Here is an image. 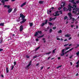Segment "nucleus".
Returning <instances> with one entry per match:
<instances>
[{
    "instance_id": "nucleus-1",
    "label": "nucleus",
    "mask_w": 79,
    "mask_h": 79,
    "mask_svg": "<svg viewBox=\"0 0 79 79\" xmlns=\"http://www.w3.org/2000/svg\"><path fill=\"white\" fill-rule=\"evenodd\" d=\"M5 8H7V9H9L7 11L8 13H10L12 11V10H13V9L12 8H10V5H4V6Z\"/></svg>"
},
{
    "instance_id": "nucleus-2",
    "label": "nucleus",
    "mask_w": 79,
    "mask_h": 79,
    "mask_svg": "<svg viewBox=\"0 0 79 79\" xmlns=\"http://www.w3.org/2000/svg\"><path fill=\"white\" fill-rule=\"evenodd\" d=\"M72 13L75 15L77 14V12L78 11L79 13V8H74L72 10Z\"/></svg>"
},
{
    "instance_id": "nucleus-3",
    "label": "nucleus",
    "mask_w": 79,
    "mask_h": 79,
    "mask_svg": "<svg viewBox=\"0 0 79 79\" xmlns=\"http://www.w3.org/2000/svg\"><path fill=\"white\" fill-rule=\"evenodd\" d=\"M72 9H71V4L69 3V5H68V9L67 10V11H69V12H71V10Z\"/></svg>"
},
{
    "instance_id": "nucleus-4",
    "label": "nucleus",
    "mask_w": 79,
    "mask_h": 79,
    "mask_svg": "<svg viewBox=\"0 0 79 79\" xmlns=\"http://www.w3.org/2000/svg\"><path fill=\"white\" fill-rule=\"evenodd\" d=\"M75 0H70V1L72 3H73V5H76L77 4H79V1H76V2H74V1Z\"/></svg>"
},
{
    "instance_id": "nucleus-5",
    "label": "nucleus",
    "mask_w": 79,
    "mask_h": 79,
    "mask_svg": "<svg viewBox=\"0 0 79 79\" xmlns=\"http://www.w3.org/2000/svg\"><path fill=\"white\" fill-rule=\"evenodd\" d=\"M39 33L40 34H42V31H38L37 32H35V34L34 35L35 37H36L37 35H39Z\"/></svg>"
},
{
    "instance_id": "nucleus-6",
    "label": "nucleus",
    "mask_w": 79,
    "mask_h": 79,
    "mask_svg": "<svg viewBox=\"0 0 79 79\" xmlns=\"http://www.w3.org/2000/svg\"><path fill=\"white\" fill-rule=\"evenodd\" d=\"M20 18H21L22 17V20H25V19H24V18H25V16L24 15H23V14H20Z\"/></svg>"
},
{
    "instance_id": "nucleus-7",
    "label": "nucleus",
    "mask_w": 79,
    "mask_h": 79,
    "mask_svg": "<svg viewBox=\"0 0 79 79\" xmlns=\"http://www.w3.org/2000/svg\"><path fill=\"white\" fill-rule=\"evenodd\" d=\"M47 22H48V20H45V23H42L41 24V26H42V27H43V26H44V25H45V24H47Z\"/></svg>"
},
{
    "instance_id": "nucleus-8",
    "label": "nucleus",
    "mask_w": 79,
    "mask_h": 79,
    "mask_svg": "<svg viewBox=\"0 0 79 79\" xmlns=\"http://www.w3.org/2000/svg\"><path fill=\"white\" fill-rule=\"evenodd\" d=\"M76 7H77V5L76 4H74L73 5V6H71V8H73V9H74V8H76Z\"/></svg>"
},
{
    "instance_id": "nucleus-9",
    "label": "nucleus",
    "mask_w": 79,
    "mask_h": 79,
    "mask_svg": "<svg viewBox=\"0 0 79 79\" xmlns=\"http://www.w3.org/2000/svg\"><path fill=\"white\" fill-rule=\"evenodd\" d=\"M23 30V25H21L20 26V32H22Z\"/></svg>"
},
{
    "instance_id": "nucleus-10",
    "label": "nucleus",
    "mask_w": 79,
    "mask_h": 79,
    "mask_svg": "<svg viewBox=\"0 0 79 79\" xmlns=\"http://www.w3.org/2000/svg\"><path fill=\"white\" fill-rule=\"evenodd\" d=\"M31 63H32V61H30L28 65L27 66V68H28L31 66Z\"/></svg>"
},
{
    "instance_id": "nucleus-11",
    "label": "nucleus",
    "mask_w": 79,
    "mask_h": 79,
    "mask_svg": "<svg viewBox=\"0 0 79 79\" xmlns=\"http://www.w3.org/2000/svg\"><path fill=\"white\" fill-rule=\"evenodd\" d=\"M23 21L21 22H20V24H23V23H24L26 22V19H25V20H22Z\"/></svg>"
},
{
    "instance_id": "nucleus-12",
    "label": "nucleus",
    "mask_w": 79,
    "mask_h": 79,
    "mask_svg": "<svg viewBox=\"0 0 79 79\" xmlns=\"http://www.w3.org/2000/svg\"><path fill=\"white\" fill-rule=\"evenodd\" d=\"M26 4V2H24L21 5V7H23V6H24V5H25Z\"/></svg>"
},
{
    "instance_id": "nucleus-13",
    "label": "nucleus",
    "mask_w": 79,
    "mask_h": 79,
    "mask_svg": "<svg viewBox=\"0 0 79 79\" xmlns=\"http://www.w3.org/2000/svg\"><path fill=\"white\" fill-rule=\"evenodd\" d=\"M39 3H40V4H43V3H44V1H39Z\"/></svg>"
},
{
    "instance_id": "nucleus-14",
    "label": "nucleus",
    "mask_w": 79,
    "mask_h": 79,
    "mask_svg": "<svg viewBox=\"0 0 79 79\" xmlns=\"http://www.w3.org/2000/svg\"><path fill=\"white\" fill-rule=\"evenodd\" d=\"M29 24L30 25V27H32L33 26V23H29Z\"/></svg>"
},
{
    "instance_id": "nucleus-15",
    "label": "nucleus",
    "mask_w": 79,
    "mask_h": 79,
    "mask_svg": "<svg viewBox=\"0 0 79 79\" xmlns=\"http://www.w3.org/2000/svg\"><path fill=\"white\" fill-rule=\"evenodd\" d=\"M70 36V35L67 34L65 35V37H69Z\"/></svg>"
},
{
    "instance_id": "nucleus-16",
    "label": "nucleus",
    "mask_w": 79,
    "mask_h": 79,
    "mask_svg": "<svg viewBox=\"0 0 79 79\" xmlns=\"http://www.w3.org/2000/svg\"><path fill=\"white\" fill-rule=\"evenodd\" d=\"M55 15H54V16H59V15H60V14H58V13H55Z\"/></svg>"
},
{
    "instance_id": "nucleus-17",
    "label": "nucleus",
    "mask_w": 79,
    "mask_h": 79,
    "mask_svg": "<svg viewBox=\"0 0 79 79\" xmlns=\"http://www.w3.org/2000/svg\"><path fill=\"white\" fill-rule=\"evenodd\" d=\"M6 72L7 73H8L9 72V69H8V67L6 68Z\"/></svg>"
},
{
    "instance_id": "nucleus-18",
    "label": "nucleus",
    "mask_w": 79,
    "mask_h": 79,
    "mask_svg": "<svg viewBox=\"0 0 79 79\" xmlns=\"http://www.w3.org/2000/svg\"><path fill=\"white\" fill-rule=\"evenodd\" d=\"M0 26H4V23H1L0 24Z\"/></svg>"
},
{
    "instance_id": "nucleus-19",
    "label": "nucleus",
    "mask_w": 79,
    "mask_h": 79,
    "mask_svg": "<svg viewBox=\"0 0 79 79\" xmlns=\"http://www.w3.org/2000/svg\"><path fill=\"white\" fill-rule=\"evenodd\" d=\"M44 36V35H41V36H38V38H41L42 37H43Z\"/></svg>"
},
{
    "instance_id": "nucleus-20",
    "label": "nucleus",
    "mask_w": 79,
    "mask_h": 79,
    "mask_svg": "<svg viewBox=\"0 0 79 79\" xmlns=\"http://www.w3.org/2000/svg\"><path fill=\"white\" fill-rule=\"evenodd\" d=\"M61 32H62V31L61 30H60L58 32L59 34H61Z\"/></svg>"
},
{
    "instance_id": "nucleus-21",
    "label": "nucleus",
    "mask_w": 79,
    "mask_h": 79,
    "mask_svg": "<svg viewBox=\"0 0 79 79\" xmlns=\"http://www.w3.org/2000/svg\"><path fill=\"white\" fill-rule=\"evenodd\" d=\"M62 54H61L60 55V56H64V53H63V52H62Z\"/></svg>"
},
{
    "instance_id": "nucleus-22",
    "label": "nucleus",
    "mask_w": 79,
    "mask_h": 79,
    "mask_svg": "<svg viewBox=\"0 0 79 79\" xmlns=\"http://www.w3.org/2000/svg\"><path fill=\"white\" fill-rule=\"evenodd\" d=\"M53 20L52 19V18H49V21H52Z\"/></svg>"
},
{
    "instance_id": "nucleus-23",
    "label": "nucleus",
    "mask_w": 79,
    "mask_h": 79,
    "mask_svg": "<svg viewBox=\"0 0 79 79\" xmlns=\"http://www.w3.org/2000/svg\"><path fill=\"white\" fill-rule=\"evenodd\" d=\"M45 40V39L44 38H43V40H44V43H45V42H46V41Z\"/></svg>"
},
{
    "instance_id": "nucleus-24",
    "label": "nucleus",
    "mask_w": 79,
    "mask_h": 79,
    "mask_svg": "<svg viewBox=\"0 0 79 79\" xmlns=\"http://www.w3.org/2000/svg\"><path fill=\"white\" fill-rule=\"evenodd\" d=\"M51 53V52H49L46 53V55H49V54H50Z\"/></svg>"
},
{
    "instance_id": "nucleus-25",
    "label": "nucleus",
    "mask_w": 79,
    "mask_h": 79,
    "mask_svg": "<svg viewBox=\"0 0 79 79\" xmlns=\"http://www.w3.org/2000/svg\"><path fill=\"white\" fill-rule=\"evenodd\" d=\"M61 67H62V65H60L58 66V67H56L57 69H58L59 68H61Z\"/></svg>"
},
{
    "instance_id": "nucleus-26",
    "label": "nucleus",
    "mask_w": 79,
    "mask_h": 79,
    "mask_svg": "<svg viewBox=\"0 0 79 79\" xmlns=\"http://www.w3.org/2000/svg\"><path fill=\"white\" fill-rule=\"evenodd\" d=\"M5 2V0H2L1 1V3H4Z\"/></svg>"
},
{
    "instance_id": "nucleus-27",
    "label": "nucleus",
    "mask_w": 79,
    "mask_h": 79,
    "mask_svg": "<svg viewBox=\"0 0 79 79\" xmlns=\"http://www.w3.org/2000/svg\"><path fill=\"white\" fill-rule=\"evenodd\" d=\"M56 50V49L55 48L54 50H53L52 51V53H55Z\"/></svg>"
},
{
    "instance_id": "nucleus-28",
    "label": "nucleus",
    "mask_w": 79,
    "mask_h": 79,
    "mask_svg": "<svg viewBox=\"0 0 79 79\" xmlns=\"http://www.w3.org/2000/svg\"><path fill=\"white\" fill-rule=\"evenodd\" d=\"M63 10H64V11H65L66 10V8L65 7H64L63 8Z\"/></svg>"
},
{
    "instance_id": "nucleus-29",
    "label": "nucleus",
    "mask_w": 79,
    "mask_h": 79,
    "mask_svg": "<svg viewBox=\"0 0 79 79\" xmlns=\"http://www.w3.org/2000/svg\"><path fill=\"white\" fill-rule=\"evenodd\" d=\"M67 18H68V16H65L64 17V20H65L66 19H67Z\"/></svg>"
},
{
    "instance_id": "nucleus-30",
    "label": "nucleus",
    "mask_w": 79,
    "mask_h": 79,
    "mask_svg": "<svg viewBox=\"0 0 79 79\" xmlns=\"http://www.w3.org/2000/svg\"><path fill=\"white\" fill-rule=\"evenodd\" d=\"M68 15L69 16H71V12H69L68 13Z\"/></svg>"
},
{
    "instance_id": "nucleus-31",
    "label": "nucleus",
    "mask_w": 79,
    "mask_h": 79,
    "mask_svg": "<svg viewBox=\"0 0 79 79\" xmlns=\"http://www.w3.org/2000/svg\"><path fill=\"white\" fill-rule=\"evenodd\" d=\"M69 48H70V47H68L66 48L65 49V50H68V49H69Z\"/></svg>"
},
{
    "instance_id": "nucleus-32",
    "label": "nucleus",
    "mask_w": 79,
    "mask_h": 79,
    "mask_svg": "<svg viewBox=\"0 0 79 79\" xmlns=\"http://www.w3.org/2000/svg\"><path fill=\"white\" fill-rule=\"evenodd\" d=\"M52 32V29H51L49 30V32H50V33H51V32Z\"/></svg>"
},
{
    "instance_id": "nucleus-33",
    "label": "nucleus",
    "mask_w": 79,
    "mask_h": 79,
    "mask_svg": "<svg viewBox=\"0 0 79 79\" xmlns=\"http://www.w3.org/2000/svg\"><path fill=\"white\" fill-rule=\"evenodd\" d=\"M53 29H54V30H55V29H56V27H52Z\"/></svg>"
},
{
    "instance_id": "nucleus-34",
    "label": "nucleus",
    "mask_w": 79,
    "mask_h": 79,
    "mask_svg": "<svg viewBox=\"0 0 79 79\" xmlns=\"http://www.w3.org/2000/svg\"><path fill=\"white\" fill-rule=\"evenodd\" d=\"M65 50V49H63V50H62V53H64V52Z\"/></svg>"
},
{
    "instance_id": "nucleus-35",
    "label": "nucleus",
    "mask_w": 79,
    "mask_h": 79,
    "mask_svg": "<svg viewBox=\"0 0 79 79\" xmlns=\"http://www.w3.org/2000/svg\"><path fill=\"white\" fill-rule=\"evenodd\" d=\"M14 66H15V65H16V61L14 62Z\"/></svg>"
},
{
    "instance_id": "nucleus-36",
    "label": "nucleus",
    "mask_w": 79,
    "mask_h": 79,
    "mask_svg": "<svg viewBox=\"0 0 79 79\" xmlns=\"http://www.w3.org/2000/svg\"><path fill=\"white\" fill-rule=\"evenodd\" d=\"M65 5H66V3H65V2H64V3L63 5V7H64V6Z\"/></svg>"
},
{
    "instance_id": "nucleus-37",
    "label": "nucleus",
    "mask_w": 79,
    "mask_h": 79,
    "mask_svg": "<svg viewBox=\"0 0 79 79\" xmlns=\"http://www.w3.org/2000/svg\"><path fill=\"white\" fill-rule=\"evenodd\" d=\"M48 23L49 25H51V26L52 25V23L50 22H48Z\"/></svg>"
},
{
    "instance_id": "nucleus-38",
    "label": "nucleus",
    "mask_w": 79,
    "mask_h": 79,
    "mask_svg": "<svg viewBox=\"0 0 79 79\" xmlns=\"http://www.w3.org/2000/svg\"><path fill=\"white\" fill-rule=\"evenodd\" d=\"M79 51L76 53V55L77 56V55H79Z\"/></svg>"
},
{
    "instance_id": "nucleus-39",
    "label": "nucleus",
    "mask_w": 79,
    "mask_h": 79,
    "mask_svg": "<svg viewBox=\"0 0 79 79\" xmlns=\"http://www.w3.org/2000/svg\"><path fill=\"white\" fill-rule=\"evenodd\" d=\"M73 49H74V48H72L70 49V50H69L70 52H71V50H73Z\"/></svg>"
},
{
    "instance_id": "nucleus-40",
    "label": "nucleus",
    "mask_w": 79,
    "mask_h": 79,
    "mask_svg": "<svg viewBox=\"0 0 79 79\" xmlns=\"http://www.w3.org/2000/svg\"><path fill=\"white\" fill-rule=\"evenodd\" d=\"M26 57L27 58H29V56H28V55H27Z\"/></svg>"
},
{
    "instance_id": "nucleus-41",
    "label": "nucleus",
    "mask_w": 79,
    "mask_h": 79,
    "mask_svg": "<svg viewBox=\"0 0 79 79\" xmlns=\"http://www.w3.org/2000/svg\"><path fill=\"white\" fill-rule=\"evenodd\" d=\"M37 56H34L33 58H37Z\"/></svg>"
},
{
    "instance_id": "nucleus-42",
    "label": "nucleus",
    "mask_w": 79,
    "mask_h": 79,
    "mask_svg": "<svg viewBox=\"0 0 79 79\" xmlns=\"http://www.w3.org/2000/svg\"><path fill=\"white\" fill-rule=\"evenodd\" d=\"M59 12L60 13V14H61V15H62V14H63V13H62V11L61 10L59 11Z\"/></svg>"
},
{
    "instance_id": "nucleus-43",
    "label": "nucleus",
    "mask_w": 79,
    "mask_h": 79,
    "mask_svg": "<svg viewBox=\"0 0 79 79\" xmlns=\"http://www.w3.org/2000/svg\"><path fill=\"white\" fill-rule=\"evenodd\" d=\"M40 47H38L36 49V50H38V49H39V48H40Z\"/></svg>"
},
{
    "instance_id": "nucleus-44",
    "label": "nucleus",
    "mask_w": 79,
    "mask_h": 79,
    "mask_svg": "<svg viewBox=\"0 0 79 79\" xmlns=\"http://www.w3.org/2000/svg\"><path fill=\"white\" fill-rule=\"evenodd\" d=\"M69 45L68 44H65L64 45V47H66V46H68V45Z\"/></svg>"
},
{
    "instance_id": "nucleus-45",
    "label": "nucleus",
    "mask_w": 79,
    "mask_h": 79,
    "mask_svg": "<svg viewBox=\"0 0 79 79\" xmlns=\"http://www.w3.org/2000/svg\"><path fill=\"white\" fill-rule=\"evenodd\" d=\"M79 44H77V46H76V47H75V48H77V47H79Z\"/></svg>"
},
{
    "instance_id": "nucleus-46",
    "label": "nucleus",
    "mask_w": 79,
    "mask_h": 79,
    "mask_svg": "<svg viewBox=\"0 0 79 79\" xmlns=\"http://www.w3.org/2000/svg\"><path fill=\"white\" fill-rule=\"evenodd\" d=\"M13 68H14V66H12V68L11 69V70H13Z\"/></svg>"
},
{
    "instance_id": "nucleus-47",
    "label": "nucleus",
    "mask_w": 79,
    "mask_h": 79,
    "mask_svg": "<svg viewBox=\"0 0 79 79\" xmlns=\"http://www.w3.org/2000/svg\"><path fill=\"white\" fill-rule=\"evenodd\" d=\"M77 65H76V67H77V68H78V67H79V64H77Z\"/></svg>"
},
{
    "instance_id": "nucleus-48",
    "label": "nucleus",
    "mask_w": 79,
    "mask_h": 79,
    "mask_svg": "<svg viewBox=\"0 0 79 79\" xmlns=\"http://www.w3.org/2000/svg\"><path fill=\"white\" fill-rule=\"evenodd\" d=\"M16 11H17V10L15 8V9H14V12H16Z\"/></svg>"
},
{
    "instance_id": "nucleus-49",
    "label": "nucleus",
    "mask_w": 79,
    "mask_h": 79,
    "mask_svg": "<svg viewBox=\"0 0 79 79\" xmlns=\"http://www.w3.org/2000/svg\"><path fill=\"white\" fill-rule=\"evenodd\" d=\"M44 68V67H41V69H40V70H42V69H43Z\"/></svg>"
},
{
    "instance_id": "nucleus-50",
    "label": "nucleus",
    "mask_w": 79,
    "mask_h": 79,
    "mask_svg": "<svg viewBox=\"0 0 79 79\" xmlns=\"http://www.w3.org/2000/svg\"><path fill=\"white\" fill-rule=\"evenodd\" d=\"M2 41L3 40H1L0 42V44L2 43Z\"/></svg>"
},
{
    "instance_id": "nucleus-51",
    "label": "nucleus",
    "mask_w": 79,
    "mask_h": 79,
    "mask_svg": "<svg viewBox=\"0 0 79 79\" xmlns=\"http://www.w3.org/2000/svg\"><path fill=\"white\" fill-rule=\"evenodd\" d=\"M36 40L37 42H39V39H36Z\"/></svg>"
},
{
    "instance_id": "nucleus-52",
    "label": "nucleus",
    "mask_w": 79,
    "mask_h": 79,
    "mask_svg": "<svg viewBox=\"0 0 79 79\" xmlns=\"http://www.w3.org/2000/svg\"><path fill=\"white\" fill-rule=\"evenodd\" d=\"M3 49L0 48V52H1V51H3Z\"/></svg>"
},
{
    "instance_id": "nucleus-53",
    "label": "nucleus",
    "mask_w": 79,
    "mask_h": 79,
    "mask_svg": "<svg viewBox=\"0 0 79 79\" xmlns=\"http://www.w3.org/2000/svg\"><path fill=\"white\" fill-rule=\"evenodd\" d=\"M75 20V19L74 18H73L72 21H74Z\"/></svg>"
},
{
    "instance_id": "nucleus-54",
    "label": "nucleus",
    "mask_w": 79,
    "mask_h": 79,
    "mask_svg": "<svg viewBox=\"0 0 79 79\" xmlns=\"http://www.w3.org/2000/svg\"><path fill=\"white\" fill-rule=\"evenodd\" d=\"M58 9L59 10H61V8L60 7H59Z\"/></svg>"
},
{
    "instance_id": "nucleus-55",
    "label": "nucleus",
    "mask_w": 79,
    "mask_h": 79,
    "mask_svg": "<svg viewBox=\"0 0 79 79\" xmlns=\"http://www.w3.org/2000/svg\"><path fill=\"white\" fill-rule=\"evenodd\" d=\"M17 22H19L20 21V19L17 20Z\"/></svg>"
},
{
    "instance_id": "nucleus-56",
    "label": "nucleus",
    "mask_w": 79,
    "mask_h": 79,
    "mask_svg": "<svg viewBox=\"0 0 79 79\" xmlns=\"http://www.w3.org/2000/svg\"><path fill=\"white\" fill-rule=\"evenodd\" d=\"M56 17H54V18H52V20H53V19H54V20H55V19H56Z\"/></svg>"
},
{
    "instance_id": "nucleus-57",
    "label": "nucleus",
    "mask_w": 79,
    "mask_h": 79,
    "mask_svg": "<svg viewBox=\"0 0 79 79\" xmlns=\"http://www.w3.org/2000/svg\"><path fill=\"white\" fill-rule=\"evenodd\" d=\"M79 60H78L77 62L76 63V64H79Z\"/></svg>"
},
{
    "instance_id": "nucleus-58",
    "label": "nucleus",
    "mask_w": 79,
    "mask_h": 79,
    "mask_svg": "<svg viewBox=\"0 0 79 79\" xmlns=\"http://www.w3.org/2000/svg\"><path fill=\"white\" fill-rule=\"evenodd\" d=\"M57 40H60V39L59 38H57Z\"/></svg>"
},
{
    "instance_id": "nucleus-59",
    "label": "nucleus",
    "mask_w": 79,
    "mask_h": 79,
    "mask_svg": "<svg viewBox=\"0 0 79 79\" xmlns=\"http://www.w3.org/2000/svg\"><path fill=\"white\" fill-rule=\"evenodd\" d=\"M58 60H60V59H61V57H58Z\"/></svg>"
},
{
    "instance_id": "nucleus-60",
    "label": "nucleus",
    "mask_w": 79,
    "mask_h": 79,
    "mask_svg": "<svg viewBox=\"0 0 79 79\" xmlns=\"http://www.w3.org/2000/svg\"><path fill=\"white\" fill-rule=\"evenodd\" d=\"M5 0V1L6 2H8V1H9V0Z\"/></svg>"
},
{
    "instance_id": "nucleus-61",
    "label": "nucleus",
    "mask_w": 79,
    "mask_h": 79,
    "mask_svg": "<svg viewBox=\"0 0 79 79\" xmlns=\"http://www.w3.org/2000/svg\"><path fill=\"white\" fill-rule=\"evenodd\" d=\"M72 39V38H71V37H70L69 39V40H71V39Z\"/></svg>"
},
{
    "instance_id": "nucleus-62",
    "label": "nucleus",
    "mask_w": 79,
    "mask_h": 79,
    "mask_svg": "<svg viewBox=\"0 0 79 79\" xmlns=\"http://www.w3.org/2000/svg\"><path fill=\"white\" fill-rule=\"evenodd\" d=\"M1 77H4V76L3 75H1Z\"/></svg>"
},
{
    "instance_id": "nucleus-63",
    "label": "nucleus",
    "mask_w": 79,
    "mask_h": 79,
    "mask_svg": "<svg viewBox=\"0 0 79 79\" xmlns=\"http://www.w3.org/2000/svg\"><path fill=\"white\" fill-rule=\"evenodd\" d=\"M70 63L71 65H73V63H72V62H70Z\"/></svg>"
},
{
    "instance_id": "nucleus-64",
    "label": "nucleus",
    "mask_w": 79,
    "mask_h": 79,
    "mask_svg": "<svg viewBox=\"0 0 79 79\" xmlns=\"http://www.w3.org/2000/svg\"><path fill=\"white\" fill-rule=\"evenodd\" d=\"M58 13V11H56L55 12V13Z\"/></svg>"
}]
</instances>
